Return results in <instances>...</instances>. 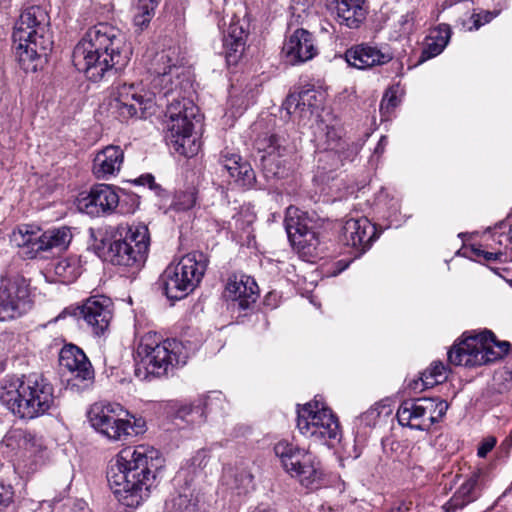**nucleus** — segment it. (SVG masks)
I'll return each instance as SVG.
<instances>
[{
  "mask_svg": "<svg viewBox=\"0 0 512 512\" xmlns=\"http://www.w3.org/2000/svg\"><path fill=\"white\" fill-rule=\"evenodd\" d=\"M152 76V91L147 95L132 93L109 102V110L123 120L146 118L155 112L156 95L167 98V135L172 148L185 157L196 155L200 141L193 133L198 107L183 95L191 86L190 68L185 64L178 47H168L157 52L148 68Z\"/></svg>",
  "mask_w": 512,
  "mask_h": 512,
  "instance_id": "nucleus-1",
  "label": "nucleus"
},
{
  "mask_svg": "<svg viewBox=\"0 0 512 512\" xmlns=\"http://www.w3.org/2000/svg\"><path fill=\"white\" fill-rule=\"evenodd\" d=\"M12 42L20 67L25 72H36L54 44L47 11L38 5L25 8L14 24Z\"/></svg>",
  "mask_w": 512,
  "mask_h": 512,
  "instance_id": "nucleus-2",
  "label": "nucleus"
},
{
  "mask_svg": "<svg viewBox=\"0 0 512 512\" xmlns=\"http://www.w3.org/2000/svg\"><path fill=\"white\" fill-rule=\"evenodd\" d=\"M150 247V234L143 223L107 226L101 233L98 258L103 262L126 268L144 265Z\"/></svg>",
  "mask_w": 512,
  "mask_h": 512,
  "instance_id": "nucleus-3",
  "label": "nucleus"
},
{
  "mask_svg": "<svg viewBox=\"0 0 512 512\" xmlns=\"http://www.w3.org/2000/svg\"><path fill=\"white\" fill-rule=\"evenodd\" d=\"M53 392V386L43 375L30 374L8 380L0 388V402L14 415L34 419L54 406Z\"/></svg>",
  "mask_w": 512,
  "mask_h": 512,
  "instance_id": "nucleus-4",
  "label": "nucleus"
},
{
  "mask_svg": "<svg viewBox=\"0 0 512 512\" xmlns=\"http://www.w3.org/2000/svg\"><path fill=\"white\" fill-rule=\"evenodd\" d=\"M189 353L176 339L160 341L155 333L144 335L135 354V373L138 377L163 376L174 367L186 364Z\"/></svg>",
  "mask_w": 512,
  "mask_h": 512,
  "instance_id": "nucleus-5",
  "label": "nucleus"
},
{
  "mask_svg": "<svg viewBox=\"0 0 512 512\" xmlns=\"http://www.w3.org/2000/svg\"><path fill=\"white\" fill-rule=\"evenodd\" d=\"M297 428L304 437L328 447H334L342 437L337 416L316 399L298 407Z\"/></svg>",
  "mask_w": 512,
  "mask_h": 512,
  "instance_id": "nucleus-6",
  "label": "nucleus"
},
{
  "mask_svg": "<svg viewBox=\"0 0 512 512\" xmlns=\"http://www.w3.org/2000/svg\"><path fill=\"white\" fill-rule=\"evenodd\" d=\"M208 260L202 252L194 251L183 256L177 264H170L160 282L170 300H180L191 293L201 282Z\"/></svg>",
  "mask_w": 512,
  "mask_h": 512,
  "instance_id": "nucleus-7",
  "label": "nucleus"
},
{
  "mask_svg": "<svg viewBox=\"0 0 512 512\" xmlns=\"http://www.w3.org/2000/svg\"><path fill=\"white\" fill-rule=\"evenodd\" d=\"M160 464L159 451L149 445L128 446L123 448L111 464L108 471L120 473L123 478L141 481L147 487H153L156 470Z\"/></svg>",
  "mask_w": 512,
  "mask_h": 512,
  "instance_id": "nucleus-8",
  "label": "nucleus"
},
{
  "mask_svg": "<svg viewBox=\"0 0 512 512\" xmlns=\"http://www.w3.org/2000/svg\"><path fill=\"white\" fill-rule=\"evenodd\" d=\"M274 452L286 472L302 486L314 489L322 484L324 471L317 456L287 440L276 443Z\"/></svg>",
  "mask_w": 512,
  "mask_h": 512,
  "instance_id": "nucleus-9",
  "label": "nucleus"
},
{
  "mask_svg": "<svg viewBox=\"0 0 512 512\" xmlns=\"http://www.w3.org/2000/svg\"><path fill=\"white\" fill-rule=\"evenodd\" d=\"M448 404L438 398H418L403 401L396 413L401 426L428 431L446 414Z\"/></svg>",
  "mask_w": 512,
  "mask_h": 512,
  "instance_id": "nucleus-10",
  "label": "nucleus"
},
{
  "mask_svg": "<svg viewBox=\"0 0 512 512\" xmlns=\"http://www.w3.org/2000/svg\"><path fill=\"white\" fill-rule=\"evenodd\" d=\"M145 431V421L136 418L118 403H103L98 411V432L111 441H120Z\"/></svg>",
  "mask_w": 512,
  "mask_h": 512,
  "instance_id": "nucleus-11",
  "label": "nucleus"
},
{
  "mask_svg": "<svg viewBox=\"0 0 512 512\" xmlns=\"http://www.w3.org/2000/svg\"><path fill=\"white\" fill-rule=\"evenodd\" d=\"M128 60L121 31L110 24L98 22V65L103 66L102 77L105 73L115 76Z\"/></svg>",
  "mask_w": 512,
  "mask_h": 512,
  "instance_id": "nucleus-12",
  "label": "nucleus"
},
{
  "mask_svg": "<svg viewBox=\"0 0 512 512\" xmlns=\"http://www.w3.org/2000/svg\"><path fill=\"white\" fill-rule=\"evenodd\" d=\"M254 147L260 154L261 166L267 177H284L288 158L293 147L286 137L278 133H264L254 141Z\"/></svg>",
  "mask_w": 512,
  "mask_h": 512,
  "instance_id": "nucleus-13",
  "label": "nucleus"
},
{
  "mask_svg": "<svg viewBox=\"0 0 512 512\" xmlns=\"http://www.w3.org/2000/svg\"><path fill=\"white\" fill-rule=\"evenodd\" d=\"M488 330L477 334L463 335L462 339L448 351V361L453 365L476 367L495 362V353L486 350Z\"/></svg>",
  "mask_w": 512,
  "mask_h": 512,
  "instance_id": "nucleus-14",
  "label": "nucleus"
},
{
  "mask_svg": "<svg viewBox=\"0 0 512 512\" xmlns=\"http://www.w3.org/2000/svg\"><path fill=\"white\" fill-rule=\"evenodd\" d=\"M285 229L292 246L302 255L314 256L320 243L312 229V220L307 212L289 206L284 219Z\"/></svg>",
  "mask_w": 512,
  "mask_h": 512,
  "instance_id": "nucleus-15",
  "label": "nucleus"
},
{
  "mask_svg": "<svg viewBox=\"0 0 512 512\" xmlns=\"http://www.w3.org/2000/svg\"><path fill=\"white\" fill-rule=\"evenodd\" d=\"M28 284L23 278L0 279V321L25 314L30 308Z\"/></svg>",
  "mask_w": 512,
  "mask_h": 512,
  "instance_id": "nucleus-16",
  "label": "nucleus"
},
{
  "mask_svg": "<svg viewBox=\"0 0 512 512\" xmlns=\"http://www.w3.org/2000/svg\"><path fill=\"white\" fill-rule=\"evenodd\" d=\"M315 36L304 28H297L285 37L282 55L291 65L303 64L318 55Z\"/></svg>",
  "mask_w": 512,
  "mask_h": 512,
  "instance_id": "nucleus-17",
  "label": "nucleus"
},
{
  "mask_svg": "<svg viewBox=\"0 0 512 512\" xmlns=\"http://www.w3.org/2000/svg\"><path fill=\"white\" fill-rule=\"evenodd\" d=\"M376 238V227L366 217L349 218L342 227L341 241L354 248L358 255L366 252Z\"/></svg>",
  "mask_w": 512,
  "mask_h": 512,
  "instance_id": "nucleus-18",
  "label": "nucleus"
},
{
  "mask_svg": "<svg viewBox=\"0 0 512 512\" xmlns=\"http://www.w3.org/2000/svg\"><path fill=\"white\" fill-rule=\"evenodd\" d=\"M107 482L117 500L127 507H137L150 495L152 487L132 481L113 471H107Z\"/></svg>",
  "mask_w": 512,
  "mask_h": 512,
  "instance_id": "nucleus-19",
  "label": "nucleus"
},
{
  "mask_svg": "<svg viewBox=\"0 0 512 512\" xmlns=\"http://www.w3.org/2000/svg\"><path fill=\"white\" fill-rule=\"evenodd\" d=\"M224 298L239 309H248L258 298V285L255 280L245 274H233L229 277Z\"/></svg>",
  "mask_w": 512,
  "mask_h": 512,
  "instance_id": "nucleus-20",
  "label": "nucleus"
},
{
  "mask_svg": "<svg viewBox=\"0 0 512 512\" xmlns=\"http://www.w3.org/2000/svg\"><path fill=\"white\" fill-rule=\"evenodd\" d=\"M316 91L305 90L298 94H290L283 103V108L294 122L305 126L314 115L318 107Z\"/></svg>",
  "mask_w": 512,
  "mask_h": 512,
  "instance_id": "nucleus-21",
  "label": "nucleus"
},
{
  "mask_svg": "<svg viewBox=\"0 0 512 512\" xmlns=\"http://www.w3.org/2000/svg\"><path fill=\"white\" fill-rule=\"evenodd\" d=\"M392 58L391 53L365 43L354 45L345 52V60L348 65L361 70L384 65Z\"/></svg>",
  "mask_w": 512,
  "mask_h": 512,
  "instance_id": "nucleus-22",
  "label": "nucleus"
},
{
  "mask_svg": "<svg viewBox=\"0 0 512 512\" xmlns=\"http://www.w3.org/2000/svg\"><path fill=\"white\" fill-rule=\"evenodd\" d=\"M96 30L90 28L81 40L77 43L72 54V61L75 68L85 74L87 79L93 80L96 77Z\"/></svg>",
  "mask_w": 512,
  "mask_h": 512,
  "instance_id": "nucleus-23",
  "label": "nucleus"
},
{
  "mask_svg": "<svg viewBox=\"0 0 512 512\" xmlns=\"http://www.w3.org/2000/svg\"><path fill=\"white\" fill-rule=\"evenodd\" d=\"M59 365L81 381L92 380L94 370L85 353L73 344L65 345L59 353Z\"/></svg>",
  "mask_w": 512,
  "mask_h": 512,
  "instance_id": "nucleus-24",
  "label": "nucleus"
},
{
  "mask_svg": "<svg viewBox=\"0 0 512 512\" xmlns=\"http://www.w3.org/2000/svg\"><path fill=\"white\" fill-rule=\"evenodd\" d=\"M247 35L245 22L233 17L223 35V47L228 64H236L242 56Z\"/></svg>",
  "mask_w": 512,
  "mask_h": 512,
  "instance_id": "nucleus-25",
  "label": "nucleus"
},
{
  "mask_svg": "<svg viewBox=\"0 0 512 512\" xmlns=\"http://www.w3.org/2000/svg\"><path fill=\"white\" fill-rule=\"evenodd\" d=\"M484 472L477 470L458 488L453 497L443 506L446 512H455L475 501L484 480Z\"/></svg>",
  "mask_w": 512,
  "mask_h": 512,
  "instance_id": "nucleus-26",
  "label": "nucleus"
},
{
  "mask_svg": "<svg viewBox=\"0 0 512 512\" xmlns=\"http://www.w3.org/2000/svg\"><path fill=\"white\" fill-rule=\"evenodd\" d=\"M41 229L32 225H20L13 230L10 235V242L22 249V254L29 259L36 258L40 255V249L37 248L40 244Z\"/></svg>",
  "mask_w": 512,
  "mask_h": 512,
  "instance_id": "nucleus-27",
  "label": "nucleus"
},
{
  "mask_svg": "<svg viewBox=\"0 0 512 512\" xmlns=\"http://www.w3.org/2000/svg\"><path fill=\"white\" fill-rule=\"evenodd\" d=\"M336 4V19L340 25L355 29L366 18L365 0H332Z\"/></svg>",
  "mask_w": 512,
  "mask_h": 512,
  "instance_id": "nucleus-28",
  "label": "nucleus"
},
{
  "mask_svg": "<svg viewBox=\"0 0 512 512\" xmlns=\"http://www.w3.org/2000/svg\"><path fill=\"white\" fill-rule=\"evenodd\" d=\"M317 131L318 137L320 139H324L325 144L327 145V157L332 156L334 151H340L339 147L342 146L344 136V130L340 123V121L334 117H329L328 119H321L317 123Z\"/></svg>",
  "mask_w": 512,
  "mask_h": 512,
  "instance_id": "nucleus-29",
  "label": "nucleus"
},
{
  "mask_svg": "<svg viewBox=\"0 0 512 512\" xmlns=\"http://www.w3.org/2000/svg\"><path fill=\"white\" fill-rule=\"evenodd\" d=\"M451 38V29L447 24H440L426 37L425 46L421 53L419 63L438 56L447 46Z\"/></svg>",
  "mask_w": 512,
  "mask_h": 512,
  "instance_id": "nucleus-30",
  "label": "nucleus"
},
{
  "mask_svg": "<svg viewBox=\"0 0 512 512\" xmlns=\"http://www.w3.org/2000/svg\"><path fill=\"white\" fill-rule=\"evenodd\" d=\"M446 378L447 367L441 361H434L431 363L430 367L421 374L419 379L411 381L408 386L417 393L442 383Z\"/></svg>",
  "mask_w": 512,
  "mask_h": 512,
  "instance_id": "nucleus-31",
  "label": "nucleus"
},
{
  "mask_svg": "<svg viewBox=\"0 0 512 512\" xmlns=\"http://www.w3.org/2000/svg\"><path fill=\"white\" fill-rule=\"evenodd\" d=\"M123 151L119 146L108 145L98 152V178L115 175L123 162Z\"/></svg>",
  "mask_w": 512,
  "mask_h": 512,
  "instance_id": "nucleus-32",
  "label": "nucleus"
},
{
  "mask_svg": "<svg viewBox=\"0 0 512 512\" xmlns=\"http://www.w3.org/2000/svg\"><path fill=\"white\" fill-rule=\"evenodd\" d=\"M166 509L168 512H201L198 496L190 485L172 495L166 501Z\"/></svg>",
  "mask_w": 512,
  "mask_h": 512,
  "instance_id": "nucleus-33",
  "label": "nucleus"
},
{
  "mask_svg": "<svg viewBox=\"0 0 512 512\" xmlns=\"http://www.w3.org/2000/svg\"><path fill=\"white\" fill-rule=\"evenodd\" d=\"M71 239L72 234L67 227L40 232V244L37 248L40 249V254L53 249L62 251L68 247Z\"/></svg>",
  "mask_w": 512,
  "mask_h": 512,
  "instance_id": "nucleus-34",
  "label": "nucleus"
},
{
  "mask_svg": "<svg viewBox=\"0 0 512 512\" xmlns=\"http://www.w3.org/2000/svg\"><path fill=\"white\" fill-rule=\"evenodd\" d=\"M74 317L77 320L83 319L91 326L96 325V296H90L81 305H70L66 307L56 318L55 321Z\"/></svg>",
  "mask_w": 512,
  "mask_h": 512,
  "instance_id": "nucleus-35",
  "label": "nucleus"
},
{
  "mask_svg": "<svg viewBox=\"0 0 512 512\" xmlns=\"http://www.w3.org/2000/svg\"><path fill=\"white\" fill-rule=\"evenodd\" d=\"M111 215L124 213L120 206L117 188L109 184H98V213Z\"/></svg>",
  "mask_w": 512,
  "mask_h": 512,
  "instance_id": "nucleus-36",
  "label": "nucleus"
},
{
  "mask_svg": "<svg viewBox=\"0 0 512 512\" xmlns=\"http://www.w3.org/2000/svg\"><path fill=\"white\" fill-rule=\"evenodd\" d=\"M7 446L16 445L20 449L36 452L42 446L41 440L32 432L23 429L11 430L5 436Z\"/></svg>",
  "mask_w": 512,
  "mask_h": 512,
  "instance_id": "nucleus-37",
  "label": "nucleus"
},
{
  "mask_svg": "<svg viewBox=\"0 0 512 512\" xmlns=\"http://www.w3.org/2000/svg\"><path fill=\"white\" fill-rule=\"evenodd\" d=\"M158 0H135L133 6V24L139 31L145 30L155 15Z\"/></svg>",
  "mask_w": 512,
  "mask_h": 512,
  "instance_id": "nucleus-38",
  "label": "nucleus"
},
{
  "mask_svg": "<svg viewBox=\"0 0 512 512\" xmlns=\"http://www.w3.org/2000/svg\"><path fill=\"white\" fill-rule=\"evenodd\" d=\"M202 409L204 410V418L207 416L222 417L227 414L230 405L224 394L220 391H213L206 395L203 399H199Z\"/></svg>",
  "mask_w": 512,
  "mask_h": 512,
  "instance_id": "nucleus-39",
  "label": "nucleus"
},
{
  "mask_svg": "<svg viewBox=\"0 0 512 512\" xmlns=\"http://www.w3.org/2000/svg\"><path fill=\"white\" fill-rule=\"evenodd\" d=\"M253 479L251 472L246 469H237L236 471L229 469L224 473V480L238 494H245L252 490L254 488Z\"/></svg>",
  "mask_w": 512,
  "mask_h": 512,
  "instance_id": "nucleus-40",
  "label": "nucleus"
},
{
  "mask_svg": "<svg viewBox=\"0 0 512 512\" xmlns=\"http://www.w3.org/2000/svg\"><path fill=\"white\" fill-rule=\"evenodd\" d=\"M390 413L391 409L389 406L376 403L358 418L357 425L359 428H372L381 421L382 417H387Z\"/></svg>",
  "mask_w": 512,
  "mask_h": 512,
  "instance_id": "nucleus-41",
  "label": "nucleus"
},
{
  "mask_svg": "<svg viewBox=\"0 0 512 512\" xmlns=\"http://www.w3.org/2000/svg\"><path fill=\"white\" fill-rule=\"evenodd\" d=\"M114 305L112 300L105 296L98 294V335L104 334L108 330L110 322L113 318Z\"/></svg>",
  "mask_w": 512,
  "mask_h": 512,
  "instance_id": "nucleus-42",
  "label": "nucleus"
},
{
  "mask_svg": "<svg viewBox=\"0 0 512 512\" xmlns=\"http://www.w3.org/2000/svg\"><path fill=\"white\" fill-rule=\"evenodd\" d=\"M176 418L191 423H199L204 419V410L201 407L200 401L192 404L181 405L176 411Z\"/></svg>",
  "mask_w": 512,
  "mask_h": 512,
  "instance_id": "nucleus-43",
  "label": "nucleus"
},
{
  "mask_svg": "<svg viewBox=\"0 0 512 512\" xmlns=\"http://www.w3.org/2000/svg\"><path fill=\"white\" fill-rule=\"evenodd\" d=\"M208 458L205 451H198L189 461L188 465L182 468L178 477H188L190 474L197 475L207 465Z\"/></svg>",
  "mask_w": 512,
  "mask_h": 512,
  "instance_id": "nucleus-44",
  "label": "nucleus"
},
{
  "mask_svg": "<svg viewBox=\"0 0 512 512\" xmlns=\"http://www.w3.org/2000/svg\"><path fill=\"white\" fill-rule=\"evenodd\" d=\"M231 177L243 187H252L255 183V173L246 161L238 165V168H232Z\"/></svg>",
  "mask_w": 512,
  "mask_h": 512,
  "instance_id": "nucleus-45",
  "label": "nucleus"
},
{
  "mask_svg": "<svg viewBox=\"0 0 512 512\" xmlns=\"http://www.w3.org/2000/svg\"><path fill=\"white\" fill-rule=\"evenodd\" d=\"M79 212L94 216L96 212V188L92 186L89 193L82 192L76 199Z\"/></svg>",
  "mask_w": 512,
  "mask_h": 512,
  "instance_id": "nucleus-46",
  "label": "nucleus"
},
{
  "mask_svg": "<svg viewBox=\"0 0 512 512\" xmlns=\"http://www.w3.org/2000/svg\"><path fill=\"white\" fill-rule=\"evenodd\" d=\"M196 203L194 191H181L174 195L171 208L176 211H185L191 209Z\"/></svg>",
  "mask_w": 512,
  "mask_h": 512,
  "instance_id": "nucleus-47",
  "label": "nucleus"
},
{
  "mask_svg": "<svg viewBox=\"0 0 512 512\" xmlns=\"http://www.w3.org/2000/svg\"><path fill=\"white\" fill-rule=\"evenodd\" d=\"M343 143L344 144L339 147L340 151H334L332 153V156L335 154L338 155L341 164L354 161L361 149V145L357 142L344 140Z\"/></svg>",
  "mask_w": 512,
  "mask_h": 512,
  "instance_id": "nucleus-48",
  "label": "nucleus"
},
{
  "mask_svg": "<svg viewBox=\"0 0 512 512\" xmlns=\"http://www.w3.org/2000/svg\"><path fill=\"white\" fill-rule=\"evenodd\" d=\"M488 334L490 335V337L489 339H486V350L487 352L491 351L497 354L495 355V361L499 360L508 353L510 344L506 341H496L495 336L491 331H488Z\"/></svg>",
  "mask_w": 512,
  "mask_h": 512,
  "instance_id": "nucleus-49",
  "label": "nucleus"
},
{
  "mask_svg": "<svg viewBox=\"0 0 512 512\" xmlns=\"http://www.w3.org/2000/svg\"><path fill=\"white\" fill-rule=\"evenodd\" d=\"M415 22V12L410 11L402 15L399 20L398 24L400 26L399 33L401 35H408L411 33L414 27Z\"/></svg>",
  "mask_w": 512,
  "mask_h": 512,
  "instance_id": "nucleus-50",
  "label": "nucleus"
},
{
  "mask_svg": "<svg viewBox=\"0 0 512 512\" xmlns=\"http://www.w3.org/2000/svg\"><path fill=\"white\" fill-rule=\"evenodd\" d=\"M496 16H497V13H493V12H490V11H483L482 13L473 14L471 16V20L473 21V25L470 26L468 29L469 30H473V29L477 30L482 25H484L486 23H489Z\"/></svg>",
  "mask_w": 512,
  "mask_h": 512,
  "instance_id": "nucleus-51",
  "label": "nucleus"
},
{
  "mask_svg": "<svg viewBox=\"0 0 512 512\" xmlns=\"http://www.w3.org/2000/svg\"><path fill=\"white\" fill-rule=\"evenodd\" d=\"M222 166L232 175V168H238L243 163L242 158L237 154H224L221 157Z\"/></svg>",
  "mask_w": 512,
  "mask_h": 512,
  "instance_id": "nucleus-52",
  "label": "nucleus"
},
{
  "mask_svg": "<svg viewBox=\"0 0 512 512\" xmlns=\"http://www.w3.org/2000/svg\"><path fill=\"white\" fill-rule=\"evenodd\" d=\"M138 185L148 186L151 190L155 191L156 194L160 195L163 189L159 184L155 182V178L152 174H144L135 180Z\"/></svg>",
  "mask_w": 512,
  "mask_h": 512,
  "instance_id": "nucleus-53",
  "label": "nucleus"
},
{
  "mask_svg": "<svg viewBox=\"0 0 512 512\" xmlns=\"http://www.w3.org/2000/svg\"><path fill=\"white\" fill-rule=\"evenodd\" d=\"M496 443H497V440L493 436H489V437L483 439V441L480 443V445L478 447L477 455L480 458H485L487 456V454L495 447Z\"/></svg>",
  "mask_w": 512,
  "mask_h": 512,
  "instance_id": "nucleus-54",
  "label": "nucleus"
},
{
  "mask_svg": "<svg viewBox=\"0 0 512 512\" xmlns=\"http://www.w3.org/2000/svg\"><path fill=\"white\" fill-rule=\"evenodd\" d=\"M13 488L10 485L0 484V505L7 507L13 501Z\"/></svg>",
  "mask_w": 512,
  "mask_h": 512,
  "instance_id": "nucleus-55",
  "label": "nucleus"
},
{
  "mask_svg": "<svg viewBox=\"0 0 512 512\" xmlns=\"http://www.w3.org/2000/svg\"><path fill=\"white\" fill-rule=\"evenodd\" d=\"M71 268L67 261H60L55 267V272L57 275L62 276L65 281H71L75 278V275L72 273L66 274V270Z\"/></svg>",
  "mask_w": 512,
  "mask_h": 512,
  "instance_id": "nucleus-56",
  "label": "nucleus"
},
{
  "mask_svg": "<svg viewBox=\"0 0 512 512\" xmlns=\"http://www.w3.org/2000/svg\"><path fill=\"white\" fill-rule=\"evenodd\" d=\"M397 105V97L394 93H385L383 96V99L381 101L380 108L381 110L389 111L390 109H393Z\"/></svg>",
  "mask_w": 512,
  "mask_h": 512,
  "instance_id": "nucleus-57",
  "label": "nucleus"
},
{
  "mask_svg": "<svg viewBox=\"0 0 512 512\" xmlns=\"http://www.w3.org/2000/svg\"><path fill=\"white\" fill-rule=\"evenodd\" d=\"M473 252L476 256H478V257L482 256L485 260H488V261L497 260L502 256V253L487 252V251H483L479 248L473 249Z\"/></svg>",
  "mask_w": 512,
  "mask_h": 512,
  "instance_id": "nucleus-58",
  "label": "nucleus"
},
{
  "mask_svg": "<svg viewBox=\"0 0 512 512\" xmlns=\"http://www.w3.org/2000/svg\"><path fill=\"white\" fill-rule=\"evenodd\" d=\"M87 418L92 428H96V423L94 422L96 418V414H94L93 406H90V408L87 411Z\"/></svg>",
  "mask_w": 512,
  "mask_h": 512,
  "instance_id": "nucleus-59",
  "label": "nucleus"
},
{
  "mask_svg": "<svg viewBox=\"0 0 512 512\" xmlns=\"http://www.w3.org/2000/svg\"><path fill=\"white\" fill-rule=\"evenodd\" d=\"M388 143L387 137L382 136L378 142V145L376 147V152H383L385 145Z\"/></svg>",
  "mask_w": 512,
  "mask_h": 512,
  "instance_id": "nucleus-60",
  "label": "nucleus"
},
{
  "mask_svg": "<svg viewBox=\"0 0 512 512\" xmlns=\"http://www.w3.org/2000/svg\"><path fill=\"white\" fill-rule=\"evenodd\" d=\"M251 512H276L273 508L266 506V505H260L256 507Z\"/></svg>",
  "mask_w": 512,
  "mask_h": 512,
  "instance_id": "nucleus-61",
  "label": "nucleus"
},
{
  "mask_svg": "<svg viewBox=\"0 0 512 512\" xmlns=\"http://www.w3.org/2000/svg\"><path fill=\"white\" fill-rule=\"evenodd\" d=\"M388 512H401V506L392 507Z\"/></svg>",
  "mask_w": 512,
  "mask_h": 512,
  "instance_id": "nucleus-62",
  "label": "nucleus"
},
{
  "mask_svg": "<svg viewBox=\"0 0 512 512\" xmlns=\"http://www.w3.org/2000/svg\"><path fill=\"white\" fill-rule=\"evenodd\" d=\"M95 167H96V158L93 159V161H92V170H94Z\"/></svg>",
  "mask_w": 512,
  "mask_h": 512,
  "instance_id": "nucleus-63",
  "label": "nucleus"
},
{
  "mask_svg": "<svg viewBox=\"0 0 512 512\" xmlns=\"http://www.w3.org/2000/svg\"><path fill=\"white\" fill-rule=\"evenodd\" d=\"M90 232H91V235L93 236L94 235V230L92 228H90Z\"/></svg>",
  "mask_w": 512,
  "mask_h": 512,
  "instance_id": "nucleus-64",
  "label": "nucleus"
}]
</instances>
